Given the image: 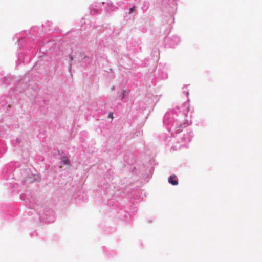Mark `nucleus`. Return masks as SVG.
<instances>
[{"mask_svg":"<svg viewBox=\"0 0 262 262\" xmlns=\"http://www.w3.org/2000/svg\"><path fill=\"white\" fill-rule=\"evenodd\" d=\"M69 58L70 59V60L72 61L73 60V57L71 55H69Z\"/></svg>","mask_w":262,"mask_h":262,"instance_id":"5","label":"nucleus"},{"mask_svg":"<svg viewBox=\"0 0 262 262\" xmlns=\"http://www.w3.org/2000/svg\"><path fill=\"white\" fill-rule=\"evenodd\" d=\"M66 162H67V164H68V160H67Z\"/></svg>","mask_w":262,"mask_h":262,"instance_id":"6","label":"nucleus"},{"mask_svg":"<svg viewBox=\"0 0 262 262\" xmlns=\"http://www.w3.org/2000/svg\"><path fill=\"white\" fill-rule=\"evenodd\" d=\"M108 117L113 119V113L112 112L109 113V114L108 115Z\"/></svg>","mask_w":262,"mask_h":262,"instance_id":"3","label":"nucleus"},{"mask_svg":"<svg viewBox=\"0 0 262 262\" xmlns=\"http://www.w3.org/2000/svg\"><path fill=\"white\" fill-rule=\"evenodd\" d=\"M172 185H177L178 184V181H169Z\"/></svg>","mask_w":262,"mask_h":262,"instance_id":"2","label":"nucleus"},{"mask_svg":"<svg viewBox=\"0 0 262 262\" xmlns=\"http://www.w3.org/2000/svg\"><path fill=\"white\" fill-rule=\"evenodd\" d=\"M134 9H135V7H133L131 8L130 9V12L133 11L134 10Z\"/></svg>","mask_w":262,"mask_h":262,"instance_id":"4","label":"nucleus"},{"mask_svg":"<svg viewBox=\"0 0 262 262\" xmlns=\"http://www.w3.org/2000/svg\"><path fill=\"white\" fill-rule=\"evenodd\" d=\"M175 178H176V176L175 174H172L169 177L168 180H173Z\"/></svg>","mask_w":262,"mask_h":262,"instance_id":"1","label":"nucleus"}]
</instances>
